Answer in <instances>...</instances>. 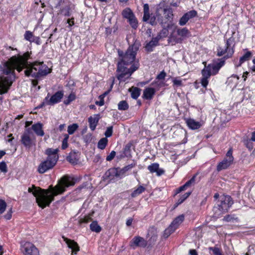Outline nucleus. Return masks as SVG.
<instances>
[{"mask_svg": "<svg viewBox=\"0 0 255 255\" xmlns=\"http://www.w3.org/2000/svg\"><path fill=\"white\" fill-rule=\"evenodd\" d=\"M31 53L25 52L23 55L13 56L0 65V95L7 93L15 79V70L20 72L28 67L27 60Z\"/></svg>", "mask_w": 255, "mask_h": 255, "instance_id": "obj_1", "label": "nucleus"}, {"mask_svg": "<svg viewBox=\"0 0 255 255\" xmlns=\"http://www.w3.org/2000/svg\"><path fill=\"white\" fill-rule=\"evenodd\" d=\"M77 181V178L65 175L60 178L54 187L51 185L48 189H43L32 185V188H28V192L31 193L36 198L38 205L44 209L54 201L55 196L63 194L66 188L74 185Z\"/></svg>", "mask_w": 255, "mask_h": 255, "instance_id": "obj_2", "label": "nucleus"}, {"mask_svg": "<svg viewBox=\"0 0 255 255\" xmlns=\"http://www.w3.org/2000/svg\"><path fill=\"white\" fill-rule=\"evenodd\" d=\"M140 46V42L135 41L132 45L128 47L125 52L122 50H118L120 61L118 64L117 71L120 73L117 75V78L120 81H126L134 71L138 69L139 66L138 62H134L130 68H128L125 66L131 64L134 61L135 56Z\"/></svg>", "mask_w": 255, "mask_h": 255, "instance_id": "obj_3", "label": "nucleus"}, {"mask_svg": "<svg viewBox=\"0 0 255 255\" xmlns=\"http://www.w3.org/2000/svg\"><path fill=\"white\" fill-rule=\"evenodd\" d=\"M235 39L233 37H230L226 40L225 45L224 47L219 46L217 48L218 56H222L225 54L224 57L218 59L217 61H215L213 63L208 65V68L212 72L213 75H215L218 73L220 68L224 65L225 60L231 57L234 53V47L235 46Z\"/></svg>", "mask_w": 255, "mask_h": 255, "instance_id": "obj_4", "label": "nucleus"}, {"mask_svg": "<svg viewBox=\"0 0 255 255\" xmlns=\"http://www.w3.org/2000/svg\"><path fill=\"white\" fill-rule=\"evenodd\" d=\"M58 149L51 148H47L45 154L47 155L46 159L42 161L38 165L37 171L43 174L49 170L52 169L56 164L59 159Z\"/></svg>", "mask_w": 255, "mask_h": 255, "instance_id": "obj_5", "label": "nucleus"}, {"mask_svg": "<svg viewBox=\"0 0 255 255\" xmlns=\"http://www.w3.org/2000/svg\"><path fill=\"white\" fill-rule=\"evenodd\" d=\"M48 67L44 64L43 62L35 61L31 64L24 71V74L26 76H31L33 78L47 75L49 72Z\"/></svg>", "mask_w": 255, "mask_h": 255, "instance_id": "obj_6", "label": "nucleus"}, {"mask_svg": "<svg viewBox=\"0 0 255 255\" xmlns=\"http://www.w3.org/2000/svg\"><path fill=\"white\" fill-rule=\"evenodd\" d=\"M172 13L173 11L171 8L165 6L163 3H160L156 6L155 14L158 22L163 25L165 22L164 21L162 14L164 15V17L166 19L169 20L170 18H172L173 15Z\"/></svg>", "mask_w": 255, "mask_h": 255, "instance_id": "obj_7", "label": "nucleus"}, {"mask_svg": "<svg viewBox=\"0 0 255 255\" xmlns=\"http://www.w3.org/2000/svg\"><path fill=\"white\" fill-rule=\"evenodd\" d=\"M233 204L232 198L230 196H224L221 197L220 200L218 201L217 206L214 207V211L216 212L219 210L222 213L228 211L229 208Z\"/></svg>", "mask_w": 255, "mask_h": 255, "instance_id": "obj_8", "label": "nucleus"}, {"mask_svg": "<svg viewBox=\"0 0 255 255\" xmlns=\"http://www.w3.org/2000/svg\"><path fill=\"white\" fill-rule=\"evenodd\" d=\"M21 142L25 147L28 148L35 144V136L30 128L25 129L21 135Z\"/></svg>", "mask_w": 255, "mask_h": 255, "instance_id": "obj_9", "label": "nucleus"}, {"mask_svg": "<svg viewBox=\"0 0 255 255\" xmlns=\"http://www.w3.org/2000/svg\"><path fill=\"white\" fill-rule=\"evenodd\" d=\"M232 154L233 151L232 149H230L227 152L224 159L218 164L217 167L218 171L227 169L233 163L234 157Z\"/></svg>", "mask_w": 255, "mask_h": 255, "instance_id": "obj_10", "label": "nucleus"}, {"mask_svg": "<svg viewBox=\"0 0 255 255\" xmlns=\"http://www.w3.org/2000/svg\"><path fill=\"white\" fill-rule=\"evenodd\" d=\"M64 93L63 91H59L56 92L53 95L50 99H49V94L45 98V101L47 105H54L59 103L63 98Z\"/></svg>", "mask_w": 255, "mask_h": 255, "instance_id": "obj_11", "label": "nucleus"}, {"mask_svg": "<svg viewBox=\"0 0 255 255\" xmlns=\"http://www.w3.org/2000/svg\"><path fill=\"white\" fill-rule=\"evenodd\" d=\"M23 249L25 255H39L38 249L30 243H25Z\"/></svg>", "mask_w": 255, "mask_h": 255, "instance_id": "obj_12", "label": "nucleus"}, {"mask_svg": "<svg viewBox=\"0 0 255 255\" xmlns=\"http://www.w3.org/2000/svg\"><path fill=\"white\" fill-rule=\"evenodd\" d=\"M202 77L201 80V83L202 86L204 88H206L208 84V78H209L211 75H212V72L208 68V66H205V67L202 70Z\"/></svg>", "mask_w": 255, "mask_h": 255, "instance_id": "obj_13", "label": "nucleus"}, {"mask_svg": "<svg viewBox=\"0 0 255 255\" xmlns=\"http://www.w3.org/2000/svg\"><path fill=\"white\" fill-rule=\"evenodd\" d=\"M62 238L67 244L68 247L72 250V255H73V254H76L79 251V247L78 244L74 241L69 239L65 237H63Z\"/></svg>", "mask_w": 255, "mask_h": 255, "instance_id": "obj_14", "label": "nucleus"}, {"mask_svg": "<svg viewBox=\"0 0 255 255\" xmlns=\"http://www.w3.org/2000/svg\"><path fill=\"white\" fill-rule=\"evenodd\" d=\"M146 245L147 242L143 238L138 236L134 237L130 243V246L131 247L134 246L145 247Z\"/></svg>", "mask_w": 255, "mask_h": 255, "instance_id": "obj_15", "label": "nucleus"}, {"mask_svg": "<svg viewBox=\"0 0 255 255\" xmlns=\"http://www.w3.org/2000/svg\"><path fill=\"white\" fill-rule=\"evenodd\" d=\"M159 40L156 37H153L150 41L147 43L145 46V49L148 52H152L153 48L159 44Z\"/></svg>", "mask_w": 255, "mask_h": 255, "instance_id": "obj_16", "label": "nucleus"}, {"mask_svg": "<svg viewBox=\"0 0 255 255\" xmlns=\"http://www.w3.org/2000/svg\"><path fill=\"white\" fill-rule=\"evenodd\" d=\"M43 125L40 123H37L32 126L31 131L33 130L35 134L38 136H42L44 134V132L42 129Z\"/></svg>", "mask_w": 255, "mask_h": 255, "instance_id": "obj_17", "label": "nucleus"}, {"mask_svg": "<svg viewBox=\"0 0 255 255\" xmlns=\"http://www.w3.org/2000/svg\"><path fill=\"white\" fill-rule=\"evenodd\" d=\"M99 119L100 115L99 114L94 115L93 117L91 116L89 118L88 122L89 123L90 128L92 131L95 129Z\"/></svg>", "mask_w": 255, "mask_h": 255, "instance_id": "obj_18", "label": "nucleus"}, {"mask_svg": "<svg viewBox=\"0 0 255 255\" xmlns=\"http://www.w3.org/2000/svg\"><path fill=\"white\" fill-rule=\"evenodd\" d=\"M155 94V90L153 88H146L143 90V98L146 100H151Z\"/></svg>", "mask_w": 255, "mask_h": 255, "instance_id": "obj_19", "label": "nucleus"}, {"mask_svg": "<svg viewBox=\"0 0 255 255\" xmlns=\"http://www.w3.org/2000/svg\"><path fill=\"white\" fill-rule=\"evenodd\" d=\"M186 123L188 127L192 129H198L202 126V124L200 122H197L192 119H187Z\"/></svg>", "mask_w": 255, "mask_h": 255, "instance_id": "obj_20", "label": "nucleus"}, {"mask_svg": "<svg viewBox=\"0 0 255 255\" xmlns=\"http://www.w3.org/2000/svg\"><path fill=\"white\" fill-rule=\"evenodd\" d=\"M66 159L72 164H77L79 161V157L78 152L75 151L71 152L69 155L67 157Z\"/></svg>", "mask_w": 255, "mask_h": 255, "instance_id": "obj_21", "label": "nucleus"}, {"mask_svg": "<svg viewBox=\"0 0 255 255\" xmlns=\"http://www.w3.org/2000/svg\"><path fill=\"white\" fill-rule=\"evenodd\" d=\"M184 220V216L183 215H180L177 217L170 225L176 230Z\"/></svg>", "mask_w": 255, "mask_h": 255, "instance_id": "obj_22", "label": "nucleus"}, {"mask_svg": "<svg viewBox=\"0 0 255 255\" xmlns=\"http://www.w3.org/2000/svg\"><path fill=\"white\" fill-rule=\"evenodd\" d=\"M252 53L250 51H247L243 56H242L238 63L235 62V65L236 67L240 66L242 63L246 61L249 60L252 57Z\"/></svg>", "mask_w": 255, "mask_h": 255, "instance_id": "obj_23", "label": "nucleus"}, {"mask_svg": "<svg viewBox=\"0 0 255 255\" xmlns=\"http://www.w3.org/2000/svg\"><path fill=\"white\" fill-rule=\"evenodd\" d=\"M131 92V97L133 99H136L139 96L141 89L137 87H132L129 89Z\"/></svg>", "mask_w": 255, "mask_h": 255, "instance_id": "obj_24", "label": "nucleus"}, {"mask_svg": "<svg viewBox=\"0 0 255 255\" xmlns=\"http://www.w3.org/2000/svg\"><path fill=\"white\" fill-rule=\"evenodd\" d=\"M106 175L109 177H120L119 169L116 168H111L106 172Z\"/></svg>", "mask_w": 255, "mask_h": 255, "instance_id": "obj_25", "label": "nucleus"}, {"mask_svg": "<svg viewBox=\"0 0 255 255\" xmlns=\"http://www.w3.org/2000/svg\"><path fill=\"white\" fill-rule=\"evenodd\" d=\"M134 166V164H129L127 166H125L122 169H119V173L120 175V178H122L124 176L125 173L128 171L129 170L131 169L132 168H133Z\"/></svg>", "mask_w": 255, "mask_h": 255, "instance_id": "obj_26", "label": "nucleus"}, {"mask_svg": "<svg viewBox=\"0 0 255 255\" xmlns=\"http://www.w3.org/2000/svg\"><path fill=\"white\" fill-rule=\"evenodd\" d=\"M177 33L181 37H188L190 34L189 30L186 27L178 28L177 30Z\"/></svg>", "mask_w": 255, "mask_h": 255, "instance_id": "obj_27", "label": "nucleus"}, {"mask_svg": "<svg viewBox=\"0 0 255 255\" xmlns=\"http://www.w3.org/2000/svg\"><path fill=\"white\" fill-rule=\"evenodd\" d=\"M70 7L69 5H66L65 6L62 7L60 10V13L64 16H70L71 15L70 12Z\"/></svg>", "mask_w": 255, "mask_h": 255, "instance_id": "obj_28", "label": "nucleus"}, {"mask_svg": "<svg viewBox=\"0 0 255 255\" xmlns=\"http://www.w3.org/2000/svg\"><path fill=\"white\" fill-rule=\"evenodd\" d=\"M145 190V188L143 187L142 186L140 185L138 187L134 190L132 193L131 194V197L132 198L136 197L138 196L140 194H141L143 192H144Z\"/></svg>", "mask_w": 255, "mask_h": 255, "instance_id": "obj_29", "label": "nucleus"}, {"mask_svg": "<svg viewBox=\"0 0 255 255\" xmlns=\"http://www.w3.org/2000/svg\"><path fill=\"white\" fill-rule=\"evenodd\" d=\"M90 226V229L96 233H100L102 230L101 227L98 224L97 221L92 222Z\"/></svg>", "mask_w": 255, "mask_h": 255, "instance_id": "obj_30", "label": "nucleus"}, {"mask_svg": "<svg viewBox=\"0 0 255 255\" xmlns=\"http://www.w3.org/2000/svg\"><path fill=\"white\" fill-rule=\"evenodd\" d=\"M176 230L174 229L170 225L165 230L163 234V237L165 239L167 238L172 233H173Z\"/></svg>", "mask_w": 255, "mask_h": 255, "instance_id": "obj_31", "label": "nucleus"}, {"mask_svg": "<svg viewBox=\"0 0 255 255\" xmlns=\"http://www.w3.org/2000/svg\"><path fill=\"white\" fill-rule=\"evenodd\" d=\"M24 37L25 39L30 42H34L35 41L34 36L32 33L30 31H26L24 33Z\"/></svg>", "mask_w": 255, "mask_h": 255, "instance_id": "obj_32", "label": "nucleus"}, {"mask_svg": "<svg viewBox=\"0 0 255 255\" xmlns=\"http://www.w3.org/2000/svg\"><path fill=\"white\" fill-rule=\"evenodd\" d=\"M108 142V139L106 137L101 138L98 142V147L101 149H104Z\"/></svg>", "mask_w": 255, "mask_h": 255, "instance_id": "obj_33", "label": "nucleus"}, {"mask_svg": "<svg viewBox=\"0 0 255 255\" xmlns=\"http://www.w3.org/2000/svg\"><path fill=\"white\" fill-rule=\"evenodd\" d=\"M191 192L185 193L184 195H182L178 199L177 202L176 203V207L182 203L191 194Z\"/></svg>", "mask_w": 255, "mask_h": 255, "instance_id": "obj_34", "label": "nucleus"}, {"mask_svg": "<svg viewBox=\"0 0 255 255\" xmlns=\"http://www.w3.org/2000/svg\"><path fill=\"white\" fill-rule=\"evenodd\" d=\"M128 104L126 101H122L118 104V109L119 110L126 111L128 109Z\"/></svg>", "mask_w": 255, "mask_h": 255, "instance_id": "obj_35", "label": "nucleus"}, {"mask_svg": "<svg viewBox=\"0 0 255 255\" xmlns=\"http://www.w3.org/2000/svg\"><path fill=\"white\" fill-rule=\"evenodd\" d=\"M168 34V30L166 28H163L156 36L159 40L163 37H166Z\"/></svg>", "mask_w": 255, "mask_h": 255, "instance_id": "obj_36", "label": "nucleus"}, {"mask_svg": "<svg viewBox=\"0 0 255 255\" xmlns=\"http://www.w3.org/2000/svg\"><path fill=\"white\" fill-rule=\"evenodd\" d=\"M79 126L77 124H73L68 127L67 131L69 134H73L78 129Z\"/></svg>", "mask_w": 255, "mask_h": 255, "instance_id": "obj_37", "label": "nucleus"}, {"mask_svg": "<svg viewBox=\"0 0 255 255\" xmlns=\"http://www.w3.org/2000/svg\"><path fill=\"white\" fill-rule=\"evenodd\" d=\"M147 236L148 237L157 236V228L154 226L150 227L148 230Z\"/></svg>", "mask_w": 255, "mask_h": 255, "instance_id": "obj_38", "label": "nucleus"}, {"mask_svg": "<svg viewBox=\"0 0 255 255\" xmlns=\"http://www.w3.org/2000/svg\"><path fill=\"white\" fill-rule=\"evenodd\" d=\"M255 141V131L253 132L252 133V137L251 138L248 140H247L245 142V144L247 145V147L249 148L250 149H253V146L252 145V143H250V141Z\"/></svg>", "mask_w": 255, "mask_h": 255, "instance_id": "obj_39", "label": "nucleus"}, {"mask_svg": "<svg viewBox=\"0 0 255 255\" xmlns=\"http://www.w3.org/2000/svg\"><path fill=\"white\" fill-rule=\"evenodd\" d=\"M186 17L189 20L196 16L197 12L195 10H190L185 14H184Z\"/></svg>", "mask_w": 255, "mask_h": 255, "instance_id": "obj_40", "label": "nucleus"}, {"mask_svg": "<svg viewBox=\"0 0 255 255\" xmlns=\"http://www.w3.org/2000/svg\"><path fill=\"white\" fill-rule=\"evenodd\" d=\"M133 13V12L129 8H126L123 10L122 15L125 18H128L130 15Z\"/></svg>", "mask_w": 255, "mask_h": 255, "instance_id": "obj_41", "label": "nucleus"}, {"mask_svg": "<svg viewBox=\"0 0 255 255\" xmlns=\"http://www.w3.org/2000/svg\"><path fill=\"white\" fill-rule=\"evenodd\" d=\"M159 167V164L157 163H154L149 165L147 167L150 172H156Z\"/></svg>", "mask_w": 255, "mask_h": 255, "instance_id": "obj_42", "label": "nucleus"}, {"mask_svg": "<svg viewBox=\"0 0 255 255\" xmlns=\"http://www.w3.org/2000/svg\"><path fill=\"white\" fill-rule=\"evenodd\" d=\"M76 96L74 93H71L68 97L67 99L64 101V104L68 105L75 99Z\"/></svg>", "mask_w": 255, "mask_h": 255, "instance_id": "obj_43", "label": "nucleus"}, {"mask_svg": "<svg viewBox=\"0 0 255 255\" xmlns=\"http://www.w3.org/2000/svg\"><path fill=\"white\" fill-rule=\"evenodd\" d=\"M131 27L135 29L138 26V21L135 16L128 22Z\"/></svg>", "mask_w": 255, "mask_h": 255, "instance_id": "obj_44", "label": "nucleus"}, {"mask_svg": "<svg viewBox=\"0 0 255 255\" xmlns=\"http://www.w3.org/2000/svg\"><path fill=\"white\" fill-rule=\"evenodd\" d=\"M210 251H212L214 255H224L222 254L221 251L216 247H210L209 248Z\"/></svg>", "mask_w": 255, "mask_h": 255, "instance_id": "obj_45", "label": "nucleus"}, {"mask_svg": "<svg viewBox=\"0 0 255 255\" xmlns=\"http://www.w3.org/2000/svg\"><path fill=\"white\" fill-rule=\"evenodd\" d=\"M131 148V144L128 143L127 144L124 148L123 153L128 157L129 155L130 151Z\"/></svg>", "mask_w": 255, "mask_h": 255, "instance_id": "obj_46", "label": "nucleus"}, {"mask_svg": "<svg viewBox=\"0 0 255 255\" xmlns=\"http://www.w3.org/2000/svg\"><path fill=\"white\" fill-rule=\"evenodd\" d=\"M196 177V175H194L189 180L184 184L186 188L190 187L192 184L195 183Z\"/></svg>", "mask_w": 255, "mask_h": 255, "instance_id": "obj_47", "label": "nucleus"}, {"mask_svg": "<svg viewBox=\"0 0 255 255\" xmlns=\"http://www.w3.org/2000/svg\"><path fill=\"white\" fill-rule=\"evenodd\" d=\"M6 204L5 202L3 200H0V214H2L6 208Z\"/></svg>", "mask_w": 255, "mask_h": 255, "instance_id": "obj_48", "label": "nucleus"}, {"mask_svg": "<svg viewBox=\"0 0 255 255\" xmlns=\"http://www.w3.org/2000/svg\"><path fill=\"white\" fill-rule=\"evenodd\" d=\"M189 19L184 14L179 19V24L181 26L185 25L188 21Z\"/></svg>", "mask_w": 255, "mask_h": 255, "instance_id": "obj_49", "label": "nucleus"}, {"mask_svg": "<svg viewBox=\"0 0 255 255\" xmlns=\"http://www.w3.org/2000/svg\"><path fill=\"white\" fill-rule=\"evenodd\" d=\"M158 21H157V18L155 14H154L153 15H151L149 20V23L152 26H155L157 24Z\"/></svg>", "mask_w": 255, "mask_h": 255, "instance_id": "obj_50", "label": "nucleus"}, {"mask_svg": "<svg viewBox=\"0 0 255 255\" xmlns=\"http://www.w3.org/2000/svg\"><path fill=\"white\" fill-rule=\"evenodd\" d=\"M113 133V127L110 126L107 128L105 132V135L106 137H109L112 136Z\"/></svg>", "mask_w": 255, "mask_h": 255, "instance_id": "obj_51", "label": "nucleus"}, {"mask_svg": "<svg viewBox=\"0 0 255 255\" xmlns=\"http://www.w3.org/2000/svg\"><path fill=\"white\" fill-rule=\"evenodd\" d=\"M0 170L4 173L7 172V165L4 161L0 163Z\"/></svg>", "mask_w": 255, "mask_h": 255, "instance_id": "obj_52", "label": "nucleus"}, {"mask_svg": "<svg viewBox=\"0 0 255 255\" xmlns=\"http://www.w3.org/2000/svg\"><path fill=\"white\" fill-rule=\"evenodd\" d=\"M92 135L91 133H88L84 136V141L86 143H89L92 141Z\"/></svg>", "mask_w": 255, "mask_h": 255, "instance_id": "obj_53", "label": "nucleus"}, {"mask_svg": "<svg viewBox=\"0 0 255 255\" xmlns=\"http://www.w3.org/2000/svg\"><path fill=\"white\" fill-rule=\"evenodd\" d=\"M116 154V152L115 151H112L110 154L107 156L106 160L109 161L112 160L115 157Z\"/></svg>", "mask_w": 255, "mask_h": 255, "instance_id": "obj_54", "label": "nucleus"}, {"mask_svg": "<svg viewBox=\"0 0 255 255\" xmlns=\"http://www.w3.org/2000/svg\"><path fill=\"white\" fill-rule=\"evenodd\" d=\"M150 238L149 239L148 242L150 245H152L155 244L157 239V236H150L149 237Z\"/></svg>", "mask_w": 255, "mask_h": 255, "instance_id": "obj_55", "label": "nucleus"}, {"mask_svg": "<svg viewBox=\"0 0 255 255\" xmlns=\"http://www.w3.org/2000/svg\"><path fill=\"white\" fill-rule=\"evenodd\" d=\"M173 83L174 85L176 86L177 87L180 86L182 84V81L180 80H178L177 78H174L173 80Z\"/></svg>", "mask_w": 255, "mask_h": 255, "instance_id": "obj_56", "label": "nucleus"}, {"mask_svg": "<svg viewBox=\"0 0 255 255\" xmlns=\"http://www.w3.org/2000/svg\"><path fill=\"white\" fill-rule=\"evenodd\" d=\"M12 216V208H11L7 212L6 214L4 215V218L6 220H10Z\"/></svg>", "mask_w": 255, "mask_h": 255, "instance_id": "obj_57", "label": "nucleus"}, {"mask_svg": "<svg viewBox=\"0 0 255 255\" xmlns=\"http://www.w3.org/2000/svg\"><path fill=\"white\" fill-rule=\"evenodd\" d=\"M166 76V73L164 71H162L160 72L159 74H158L157 76V79L158 80H163L165 78Z\"/></svg>", "mask_w": 255, "mask_h": 255, "instance_id": "obj_58", "label": "nucleus"}, {"mask_svg": "<svg viewBox=\"0 0 255 255\" xmlns=\"http://www.w3.org/2000/svg\"><path fill=\"white\" fill-rule=\"evenodd\" d=\"M150 14L149 12L148 13H144L143 16V20L144 21H147L150 19Z\"/></svg>", "mask_w": 255, "mask_h": 255, "instance_id": "obj_59", "label": "nucleus"}, {"mask_svg": "<svg viewBox=\"0 0 255 255\" xmlns=\"http://www.w3.org/2000/svg\"><path fill=\"white\" fill-rule=\"evenodd\" d=\"M149 12V5L147 3H145L143 5V13Z\"/></svg>", "mask_w": 255, "mask_h": 255, "instance_id": "obj_60", "label": "nucleus"}, {"mask_svg": "<svg viewBox=\"0 0 255 255\" xmlns=\"http://www.w3.org/2000/svg\"><path fill=\"white\" fill-rule=\"evenodd\" d=\"M68 147V141L63 140L62 144V149H65Z\"/></svg>", "mask_w": 255, "mask_h": 255, "instance_id": "obj_61", "label": "nucleus"}, {"mask_svg": "<svg viewBox=\"0 0 255 255\" xmlns=\"http://www.w3.org/2000/svg\"><path fill=\"white\" fill-rule=\"evenodd\" d=\"M186 189V187L184 185V184L183 186H180L179 188H178L176 194H178L180 193V192L185 190Z\"/></svg>", "mask_w": 255, "mask_h": 255, "instance_id": "obj_62", "label": "nucleus"}, {"mask_svg": "<svg viewBox=\"0 0 255 255\" xmlns=\"http://www.w3.org/2000/svg\"><path fill=\"white\" fill-rule=\"evenodd\" d=\"M164 170H163L162 169H159V168L157 169V171H156V175L157 176L161 175L162 174H163L164 173Z\"/></svg>", "mask_w": 255, "mask_h": 255, "instance_id": "obj_63", "label": "nucleus"}, {"mask_svg": "<svg viewBox=\"0 0 255 255\" xmlns=\"http://www.w3.org/2000/svg\"><path fill=\"white\" fill-rule=\"evenodd\" d=\"M95 104L99 106H102L104 104V99H101L99 101H96Z\"/></svg>", "mask_w": 255, "mask_h": 255, "instance_id": "obj_64", "label": "nucleus"}]
</instances>
